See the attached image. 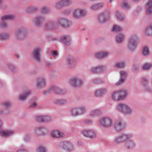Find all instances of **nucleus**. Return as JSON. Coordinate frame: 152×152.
<instances>
[{"label":"nucleus","mask_w":152,"mask_h":152,"mask_svg":"<svg viewBox=\"0 0 152 152\" xmlns=\"http://www.w3.org/2000/svg\"><path fill=\"white\" fill-rule=\"evenodd\" d=\"M86 122L87 123H91V121H89L88 122H87L86 121Z\"/></svg>","instance_id":"nucleus-56"},{"label":"nucleus","mask_w":152,"mask_h":152,"mask_svg":"<svg viewBox=\"0 0 152 152\" xmlns=\"http://www.w3.org/2000/svg\"><path fill=\"white\" fill-rule=\"evenodd\" d=\"M46 149L45 148L42 146H39L36 151L37 152H46Z\"/></svg>","instance_id":"nucleus-42"},{"label":"nucleus","mask_w":152,"mask_h":152,"mask_svg":"<svg viewBox=\"0 0 152 152\" xmlns=\"http://www.w3.org/2000/svg\"><path fill=\"white\" fill-rule=\"evenodd\" d=\"M137 36L136 35L132 36L128 42L127 48L129 50L132 51L135 50L137 45Z\"/></svg>","instance_id":"nucleus-3"},{"label":"nucleus","mask_w":152,"mask_h":152,"mask_svg":"<svg viewBox=\"0 0 152 152\" xmlns=\"http://www.w3.org/2000/svg\"><path fill=\"white\" fill-rule=\"evenodd\" d=\"M83 83L82 80L77 77L72 78L70 81V84L74 87H78L81 86Z\"/></svg>","instance_id":"nucleus-8"},{"label":"nucleus","mask_w":152,"mask_h":152,"mask_svg":"<svg viewBox=\"0 0 152 152\" xmlns=\"http://www.w3.org/2000/svg\"><path fill=\"white\" fill-rule=\"evenodd\" d=\"M122 29V28L119 26L117 25H115L113 27L112 31H119L121 30Z\"/></svg>","instance_id":"nucleus-38"},{"label":"nucleus","mask_w":152,"mask_h":152,"mask_svg":"<svg viewBox=\"0 0 152 152\" xmlns=\"http://www.w3.org/2000/svg\"><path fill=\"white\" fill-rule=\"evenodd\" d=\"M152 67V64L151 63H146L143 66V68L145 70H148Z\"/></svg>","instance_id":"nucleus-35"},{"label":"nucleus","mask_w":152,"mask_h":152,"mask_svg":"<svg viewBox=\"0 0 152 152\" xmlns=\"http://www.w3.org/2000/svg\"><path fill=\"white\" fill-rule=\"evenodd\" d=\"M145 32L148 35L152 34V24L146 28Z\"/></svg>","instance_id":"nucleus-33"},{"label":"nucleus","mask_w":152,"mask_h":152,"mask_svg":"<svg viewBox=\"0 0 152 152\" xmlns=\"http://www.w3.org/2000/svg\"><path fill=\"white\" fill-rule=\"evenodd\" d=\"M146 8V12L148 13H152V0H149L147 4Z\"/></svg>","instance_id":"nucleus-27"},{"label":"nucleus","mask_w":152,"mask_h":152,"mask_svg":"<svg viewBox=\"0 0 152 152\" xmlns=\"http://www.w3.org/2000/svg\"><path fill=\"white\" fill-rule=\"evenodd\" d=\"M43 122H48L50 121L51 120V118L50 117L48 116H43Z\"/></svg>","instance_id":"nucleus-41"},{"label":"nucleus","mask_w":152,"mask_h":152,"mask_svg":"<svg viewBox=\"0 0 152 152\" xmlns=\"http://www.w3.org/2000/svg\"><path fill=\"white\" fill-rule=\"evenodd\" d=\"M13 18V16L12 15H5L2 16L1 18V20L4 21L7 19H11Z\"/></svg>","instance_id":"nucleus-39"},{"label":"nucleus","mask_w":152,"mask_h":152,"mask_svg":"<svg viewBox=\"0 0 152 152\" xmlns=\"http://www.w3.org/2000/svg\"><path fill=\"white\" fill-rule=\"evenodd\" d=\"M118 109L123 113L130 115L133 112V110L129 105L125 104H120L117 106Z\"/></svg>","instance_id":"nucleus-1"},{"label":"nucleus","mask_w":152,"mask_h":152,"mask_svg":"<svg viewBox=\"0 0 152 152\" xmlns=\"http://www.w3.org/2000/svg\"><path fill=\"white\" fill-rule=\"evenodd\" d=\"M101 113L100 110L96 109L91 110L89 113L90 115L91 116H95L99 115Z\"/></svg>","instance_id":"nucleus-21"},{"label":"nucleus","mask_w":152,"mask_h":152,"mask_svg":"<svg viewBox=\"0 0 152 152\" xmlns=\"http://www.w3.org/2000/svg\"><path fill=\"white\" fill-rule=\"evenodd\" d=\"M131 138L126 140L124 143V146L127 149H132L135 146V142L133 140H130Z\"/></svg>","instance_id":"nucleus-12"},{"label":"nucleus","mask_w":152,"mask_h":152,"mask_svg":"<svg viewBox=\"0 0 152 152\" xmlns=\"http://www.w3.org/2000/svg\"><path fill=\"white\" fill-rule=\"evenodd\" d=\"M6 37H3V34H0V40H2L3 39H5Z\"/></svg>","instance_id":"nucleus-54"},{"label":"nucleus","mask_w":152,"mask_h":152,"mask_svg":"<svg viewBox=\"0 0 152 152\" xmlns=\"http://www.w3.org/2000/svg\"><path fill=\"white\" fill-rule=\"evenodd\" d=\"M2 1L1 0H0V5L1 4Z\"/></svg>","instance_id":"nucleus-57"},{"label":"nucleus","mask_w":152,"mask_h":152,"mask_svg":"<svg viewBox=\"0 0 152 152\" xmlns=\"http://www.w3.org/2000/svg\"><path fill=\"white\" fill-rule=\"evenodd\" d=\"M95 57L98 58H103L102 52H97L95 54Z\"/></svg>","instance_id":"nucleus-44"},{"label":"nucleus","mask_w":152,"mask_h":152,"mask_svg":"<svg viewBox=\"0 0 152 152\" xmlns=\"http://www.w3.org/2000/svg\"><path fill=\"white\" fill-rule=\"evenodd\" d=\"M3 37L6 38L5 39H3V40H5V39H7L9 37V35L8 34H3Z\"/></svg>","instance_id":"nucleus-53"},{"label":"nucleus","mask_w":152,"mask_h":152,"mask_svg":"<svg viewBox=\"0 0 152 152\" xmlns=\"http://www.w3.org/2000/svg\"><path fill=\"white\" fill-rule=\"evenodd\" d=\"M125 64L124 62H121L117 63L115 65V66L118 68H123L125 66Z\"/></svg>","instance_id":"nucleus-37"},{"label":"nucleus","mask_w":152,"mask_h":152,"mask_svg":"<svg viewBox=\"0 0 152 152\" xmlns=\"http://www.w3.org/2000/svg\"><path fill=\"white\" fill-rule=\"evenodd\" d=\"M41 49L39 47H36L34 49L32 53L34 58L37 60L39 59V53L41 52Z\"/></svg>","instance_id":"nucleus-15"},{"label":"nucleus","mask_w":152,"mask_h":152,"mask_svg":"<svg viewBox=\"0 0 152 152\" xmlns=\"http://www.w3.org/2000/svg\"><path fill=\"white\" fill-rule=\"evenodd\" d=\"M131 134H124L116 137L113 141L115 144H120L132 137Z\"/></svg>","instance_id":"nucleus-4"},{"label":"nucleus","mask_w":152,"mask_h":152,"mask_svg":"<svg viewBox=\"0 0 152 152\" xmlns=\"http://www.w3.org/2000/svg\"><path fill=\"white\" fill-rule=\"evenodd\" d=\"M119 74L120 79L119 80L115 83V85L116 86H118L123 83L124 82L125 79L127 75V72L123 70L120 71L119 72Z\"/></svg>","instance_id":"nucleus-10"},{"label":"nucleus","mask_w":152,"mask_h":152,"mask_svg":"<svg viewBox=\"0 0 152 152\" xmlns=\"http://www.w3.org/2000/svg\"><path fill=\"white\" fill-rule=\"evenodd\" d=\"M66 61L68 64H72L75 62L74 59L72 58H68Z\"/></svg>","instance_id":"nucleus-45"},{"label":"nucleus","mask_w":152,"mask_h":152,"mask_svg":"<svg viewBox=\"0 0 152 152\" xmlns=\"http://www.w3.org/2000/svg\"><path fill=\"white\" fill-rule=\"evenodd\" d=\"M98 124L100 126L107 128L112 126L113 121L112 119L109 117H104L99 120Z\"/></svg>","instance_id":"nucleus-2"},{"label":"nucleus","mask_w":152,"mask_h":152,"mask_svg":"<svg viewBox=\"0 0 152 152\" xmlns=\"http://www.w3.org/2000/svg\"><path fill=\"white\" fill-rule=\"evenodd\" d=\"M45 129L42 127H39L35 128L34 130V132L37 135H44V134L43 133Z\"/></svg>","instance_id":"nucleus-23"},{"label":"nucleus","mask_w":152,"mask_h":152,"mask_svg":"<svg viewBox=\"0 0 152 152\" xmlns=\"http://www.w3.org/2000/svg\"><path fill=\"white\" fill-rule=\"evenodd\" d=\"M25 151V152H26V151Z\"/></svg>","instance_id":"nucleus-60"},{"label":"nucleus","mask_w":152,"mask_h":152,"mask_svg":"<svg viewBox=\"0 0 152 152\" xmlns=\"http://www.w3.org/2000/svg\"><path fill=\"white\" fill-rule=\"evenodd\" d=\"M148 82V80L145 78H143L142 80V83L144 85L146 84Z\"/></svg>","instance_id":"nucleus-50"},{"label":"nucleus","mask_w":152,"mask_h":152,"mask_svg":"<svg viewBox=\"0 0 152 152\" xmlns=\"http://www.w3.org/2000/svg\"><path fill=\"white\" fill-rule=\"evenodd\" d=\"M10 105V103L8 102H5L3 103V106L4 107H9Z\"/></svg>","instance_id":"nucleus-49"},{"label":"nucleus","mask_w":152,"mask_h":152,"mask_svg":"<svg viewBox=\"0 0 152 152\" xmlns=\"http://www.w3.org/2000/svg\"><path fill=\"white\" fill-rule=\"evenodd\" d=\"M45 84V81L44 79L42 78L39 79L37 80L36 86L37 88H39L44 87Z\"/></svg>","instance_id":"nucleus-18"},{"label":"nucleus","mask_w":152,"mask_h":152,"mask_svg":"<svg viewBox=\"0 0 152 152\" xmlns=\"http://www.w3.org/2000/svg\"><path fill=\"white\" fill-rule=\"evenodd\" d=\"M107 92L106 89L105 88L102 89L97 90L95 92V95L96 96H101L103 94H105Z\"/></svg>","instance_id":"nucleus-30"},{"label":"nucleus","mask_w":152,"mask_h":152,"mask_svg":"<svg viewBox=\"0 0 152 152\" xmlns=\"http://www.w3.org/2000/svg\"><path fill=\"white\" fill-rule=\"evenodd\" d=\"M134 2H137L139 1V0H133Z\"/></svg>","instance_id":"nucleus-55"},{"label":"nucleus","mask_w":152,"mask_h":152,"mask_svg":"<svg viewBox=\"0 0 152 152\" xmlns=\"http://www.w3.org/2000/svg\"><path fill=\"white\" fill-rule=\"evenodd\" d=\"M116 15L118 18L120 20H123L124 19L123 16H122L121 14L118 12H116Z\"/></svg>","instance_id":"nucleus-46"},{"label":"nucleus","mask_w":152,"mask_h":152,"mask_svg":"<svg viewBox=\"0 0 152 152\" xmlns=\"http://www.w3.org/2000/svg\"><path fill=\"white\" fill-rule=\"evenodd\" d=\"M109 17V13L106 12L100 14L98 17V20L100 23H103L105 22Z\"/></svg>","instance_id":"nucleus-9"},{"label":"nucleus","mask_w":152,"mask_h":152,"mask_svg":"<svg viewBox=\"0 0 152 152\" xmlns=\"http://www.w3.org/2000/svg\"><path fill=\"white\" fill-rule=\"evenodd\" d=\"M150 53L149 48L146 46L143 47L142 48V54L144 56H147Z\"/></svg>","instance_id":"nucleus-26"},{"label":"nucleus","mask_w":152,"mask_h":152,"mask_svg":"<svg viewBox=\"0 0 152 152\" xmlns=\"http://www.w3.org/2000/svg\"><path fill=\"white\" fill-rule=\"evenodd\" d=\"M61 39L66 45H69L70 43V37L68 36H64L62 37Z\"/></svg>","instance_id":"nucleus-29"},{"label":"nucleus","mask_w":152,"mask_h":152,"mask_svg":"<svg viewBox=\"0 0 152 152\" xmlns=\"http://www.w3.org/2000/svg\"><path fill=\"white\" fill-rule=\"evenodd\" d=\"M118 91L121 100L124 99L128 95V91L126 90H118Z\"/></svg>","instance_id":"nucleus-19"},{"label":"nucleus","mask_w":152,"mask_h":152,"mask_svg":"<svg viewBox=\"0 0 152 152\" xmlns=\"http://www.w3.org/2000/svg\"><path fill=\"white\" fill-rule=\"evenodd\" d=\"M125 127V125L121 122V121H118L115 126V128L118 131L122 130Z\"/></svg>","instance_id":"nucleus-20"},{"label":"nucleus","mask_w":152,"mask_h":152,"mask_svg":"<svg viewBox=\"0 0 152 152\" xmlns=\"http://www.w3.org/2000/svg\"><path fill=\"white\" fill-rule=\"evenodd\" d=\"M72 3L71 0H63L58 2L56 4V6L58 8H60L64 6H67Z\"/></svg>","instance_id":"nucleus-16"},{"label":"nucleus","mask_w":152,"mask_h":152,"mask_svg":"<svg viewBox=\"0 0 152 152\" xmlns=\"http://www.w3.org/2000/svg\"><path fill=\"white\" fill-rule=\"evenodd\" d=\"M56 103L61 104H64L66 103V101L64 99H58L56 101Z\"/></svg>","instance_id":"nucleus-43"},{"label":"nucleus","mask_w":152,"mask_h":152,"mask_svg":"<svg viewBox=\"0 0 152 152\" xmlns=\"http://www.w3.org/2000/svg\"><path fill=\"white\" fill-rule=\"evenodd\" d=\"M15 36L20 38H21L24 36V34L21 30H18L16 31L15 32Z\"/></svg>","instance_id":"nucleus-31"},{"label":"nucleus","mask_w":152,"mask_h":152,"mask_svg":"<svg viewBox=\"0 0 152 152\" xmlns=\"http://www.w3.org/2000/svg\"><path fill=\"white\" fill-rule=\"evenodd\" d=\"M52 53L53 56H56L58 54V52L56 50H53Z\"/></svg>","instance_id":"nucleus-51"},{"label":"nucleus","mask_w":152,"mask_h":152,"mask_svg":"<svg viewBox=\"0 0 152 152\" xmlns=\"http://www.w3.org/2000/svg\"><path fill=\"white\" fill-rule=\"evenodd\" d=\"M1 113H2V112H1Z\"/></svg>","instance_id":"nucleus-59"},{"label":"nucleus","mask_w":152,"mask_h":152,"mask_svg":"<svg viewBox=\"0 0 152 152\" xmlns=\"http://www.w3.org/2000/svg\"><path fill=\"white\" fill-rule=\"evenodd\" d=\"M104 67L102 66H92L91 67L90 71L92 73H99L103 72Z\"/></svg>","instance_id":"nucleus-11"},{"label":"nucleus","mask_w":152,"mask_h":152,"mask_svg":"<svg viewBox=\"0 0 152 152\" xmlns=\"http://www.w3.org/2000/svg\"><path fill=\"white\" fill-rule=\"evenodd\" d=\"M124 34H118L116 37V40L118 42H121L124 40Z\"/></svg>","instance_id":"nucleus-32"},{"label":"nucleus","mask_w":152,"mask_h":152,"mask_svg":"<svg viewBox=\"0 0 152 152\" xmlns=\"http://www.w3.org/2000/svg\"><path fill=\"white\" fill-rule=\"evenodd\" d=\"M2 122L0 120V136L3 137H9L13 135L14 132L12 130H2Z\"/></svg>","instance_id":"nucleus-7"},{"label":"nucleus","mask_w":152,"mask_h":152,"mask_svg":"<svg viewBox=\"0 0 152 152\" xmlns=\"http://www.w3.org/2000/svg\"><path fill=\"white\" fill-rule=\"evenodd\" d=\"M122 7L124 8L128 9L130 7V5L126 2H124L123 4Z\"/></svg>","instance_id":"nucleus-47"},{"label":"nucleus","mask_w":152,"mask_h":152,"mask_svg":"<svg viewBox=\"0 0 152 152\" xmlns=\"http://www.w3.org/2000/svg\"><path fill=\"white\" fill-rule=\"evenodd\" d=\"M2 26L3 27H5V26H4V25H3Z\"/></svg>","instance_id":"nucleus-58"},{"label":"nucleus","mask_w":152,"mask_h":152,"mask_svg":"<svg viewBox=\"0 0 152 152\" xmlns=\"http://www.w3.org/2000/svg\"><path fill=\"white\" fill-rule=\"evenodd\" d=\"M58 23L63 27L69 26L70 22L67 20L65 19H59L58 20Z\"/></svg>","instance_id":"nucleus-17"},{"label":"nucleus","mask_w":152,"mask_h":152,"mask_svg":"<svg viewBox=\"0 0 152 152\" xmlns=\"http://www.w3.org/2000/svg\"><path fill=\"white\" fill-rule=\"evenodd\" d=\"M43 20L44 18L41 17H37L36 18L35 20V24L37 25H39Z\"/></svg>","instance_id":"nucleus-36"},{"label":"nucleus","mask_w":152,"mask_h":152,"mask_svg":"<svg viewBox=\"0 0 152 152\" xmlns=\"http://www.w3.org/2000/svg\"><path fill=\"white\" fill-rule=\"evenodd\" d=\"M61 146L63 148L68 151H72L73 148V144L70 142H62Z\"/></svg>","instance_id":"nucleus-14"},{"label":"nucleus","mask_w":152,"mask_h":152,"mask_svg":"<svg viewBox=\"0 0 152 152\" xmlns=\"http://www.w3.org/2000/svg\"><path fill=\"white\" fill-rule=\"evenodd\" d=\"M80 115H81L85 113L86 111V109L84 106H80L78 107Z\"/></svg>","instance_id":"nucleus-34"},{"label":"nucleus","mask_w":152,"mask_h":152,"mask_svg":"<svg viewBox=\"0 0 152 152\" xmlns=\"http://www.w3.org/2000/svg\"><path fill=\"white\" fill-rule=\"evenodd\" d=\"M111 98L115 101H119L121 100L118 91L113 92L111 95Z\"/></svg>","instance_id":"nucleus-24"},{"label":"nucleus","mask_w":152,"mask_h":152,"mask_svg":"<svg viewBox=\"0 0 152 152\" xmlns=\"http://www.w3.org/2000/svg\"><path fill=\"white\" fill-rule=\"evenodd\" d=\"M37 105V104L35 102H34L32 103L30 106V107L31 108H33L35 107Z\"/></svg>","instance_id":"nucleus-52"},{"label":"nucleus","mask_w":152,"mask_h":152,"mask_svg":"<svg viewBox=\"0 0 152 152\" xmlns=\"http://www.w3.org/2000/svg\"><path fill=\"white\" fill-rule=\"evenodd\" d=\"M50 136L52 138H60L64 137L65 135L62 132L58 129L52 130L50 133Z\"/></svg>","instance_id":"nucleus-6"},{"label":"nucleus","mask_w":152,"mask_h":152,"mask_svg":"<svg viewBox=\"0 0 152 152\" xmlns=\"http://www.w3.org/2000/svg\"><path fill=\"white\" fill-rule=\"evenodd\" d=\"M102 55L103 56V58L107 57L109 55V52L108 51L102 52Z\"/></svg>","instance_id":"nucleus-48"},{"label":"nucleus","mask_w":152,"mask_h":152,"mask_svg":"<svg viewBox=\"0 0 152 152\" xmlns=\"http://www.w3.org/2000/svg\"><path fill=\"white\" fill-rule=\"evenodd\" d=\"M103 6V4L102 3H99L93 5L90 7L91 9L92 10H95L101 8Z\"/></svg>","instance_id":"nucleus-28"},{"label":"nucleus","mask_w":152,"mask_h":152,"mask_svg":"<svg viewBox=\"0 0 152 152\" xmlns=\"http://www.w3.org/2000/svg\"><path fill=\"white\" fill-rule=\"evenodd\" d=\"M70 114L72 116H75L80 115V112L78 107L72 108L70 111Z\"/></svg>","instance_id":"nucleus-22"},{"label":"nucleus","mask_w":152,"mask_h":152,"mask_svg":"<svg viewBox=\"0 0 152 152\" xmlns=\"http://www.w3.org/2000/svg\"><path fill=\"white\" fill-rule=\"evenodd\" d=\"M87 13L86 11L84 10L78 8L75 9L72 13L73 17L76 18H79L84 16Z\"/></svg>","instance_id":"nucleus-5"},{"label":"nucleus","mask_w":152,"mask_h":152,"mask_svg":"<svg viewBox=\"0 0 152 152\" xmlns=\"http://www.w3.org/2000/svg\"><path fill=\"white\" fill-rule=\"evenodd\" d=\"M31 94V92L29 90L26 91L25 93L20 94L19 96V98L21 100H24Z\"/></svg>","instance_id":"nucleus-25"},{"label":"nucleus","mask_w":152,"mask_h":152,"mask_svg":"<svg viewBox=\"0 0 152 152\" xmlns=\"http://www.w3.org/2000/svg\"><path fill=\"white\" fill-rule=\"evenodd\" d=\"M82 132L83 135L86 137L93 138L96 136V132L93 130L86 129L83 131Z\"/></svg>","instance_id":"nucleus-13"},{"label":"nucleus","mask_w":152,"mask_h":152,"mask_svg":"<svg viewBox=\"0 0 152 152\" xmlns=\"http://www.w3.org/2000/svg\"><path fill=\"white\" fill-rule=\"evenodd\" d=\"M43 116L40 115L37 116L35 118V120L38 122H43Z\"/></svg>","instance_id":"nucleus-40"}]
</instances>
